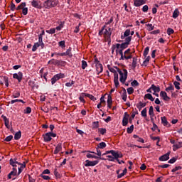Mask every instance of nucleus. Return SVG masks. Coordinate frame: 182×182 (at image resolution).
Segmentation results:
<instances>
[{
  "label": "nucleus",
  "mask_w": 182,
  "mask_h": 182,
  "mask_svg": "<svg viewBox=\"0 0 182 182\" xmlns=\"http://www.w3.org/2000/svg\"><path fill=\"white\" fill-rule=\"evenodd\" d=\"M40 177H42V178H43V180H50V178L49 177V176L41 174Z\"/></svg>",
  "instance_id": "59"
},
{
  "label": "nucleus",
  "mask_w": 182,
  "mask_h": 182,
  "mask_svg": "<svg viewBox=\"0 0 182 182\" xmlns=\"http://www.w3.org/2000/svg\"><path fill=\"white\" fill-rule=\"evenodd\" d=\"M114 68L120 76L119 80H120L121 83H124V82H126V79H127V70L124 69L123 71H122V70H120V68H119L117 67H114Z\"/></svg>",
  "instance_id": "2"
},
{
  "label": "nucleus",
  "mask_w": 182,
  "mask_h": 182,
  "mask_svg": "<svg viewBox=\"0 0 182 182\" xmlns=\"http://www.w3.org/2000/svg\"><path fill=\"white\" fill-rule=\"evenodd\" d=\"M104 36H106L107 38H110V36H112V28H108L105 30Z\"/></svg>",
  "instance_id": "13"
},
{
  "label": "nucleus",
  "mask_w": 182,
  "mask_h": 182,
  "mask_svg": "<svg viewBox=\"0 0 182 182\" xmlns=\"http://www.w3.org/2000/svg\"><path fill=\"white\" fill-rule=\"evenodd\" d=\"M32 112V109L29 107H26V109L24 110V113L26 114H29L30 113H31Z\"/></svg>",
  "instance_id": "45"
},
{
  "label": "nucleus",
  "mask_w": 182,
  "mask_h": 182,
  "mask_svg": "<svg viewBox=\"0 0 182 182\" xmlns=\"http://www.w3.org/2000/svg\"><path fill=\"white\" fill-rule=\"evenodd\" d=\"M124 35L126 38L129 37V36L130 35V29H127L124 33Z\"/></svg>",
  "instance_id": "62"
},
{
  "label": "nucleus",
  "mask_w": 182,
  "mask_h": 182,
  "mask_svg": "<svg viewBox=\"0 0 182 182\" xmlns=\"http://www.w3.org/2000/svg\"><path fill=\"white\" fill-rule=\"evenodd\" d=\"M132 86H139V82L137 80H134L132 83Z\"/></svg>",
  "instance_id": "64"
},
{
  "label": "nucleus",
  "mask_w": 182,
  "mask_h": 182,
  "mask_svg": "<svg viewBox=\"0 0 182 182\" xmlns=\"http://www.w3.org/2000/svg\"><path fill=\"white\" fill-rule=\"evenodd\" d=\"M178 15H180V11H178V9H176L173 13L172 18H173V19H176L178 18Z\"/></svg>",
  "instance_id": "24"
},
{
  "label": "nucleus",
  "mask_w": 182,
  "mask_h": 182,
  "mask_svg": "<svg viewBox=\"0 0 182 182\" xmlns=\"http://www.w3.org/2000/svg\"><path fill=\"white\" fill-rule=\"evenodd\" d=\"M54 175L56 178H60V174L59 173V172H58V169H55Z\"/></svg>",
  "instance_id": "53"
},
{
  "label": "nucleus",
  "mask_w": 182,
  "mask_h": 182,
  "mask_svg": "<svg viewBox=\"0 0 182 182\" xmlns=\"http://www.w3.org/2000/svg\"><path fill=\"white\" fill-rule=\"evenodd\" d=\"M129 117L130 116L129 115V114H127V112L124 113V116L122 119V126H127V124H129Z\"/></svg>",
  "instance_id": "8"
},
{
  "label": "nucleus",
  "mask_w": 182,
  "mask_h": 182,
  "mask_svg": "<svg viewBox=\"0 0 182 182\" xmlns=\"http://www.w3.org/2000/svg\"><path fill=\"white\" fill-rule=\"evenodd\" d=\"M63 77H65V74H62V73L56 74L51 78L52 85H55V83H56V82H58L59 79H62Z\"/></svg>",
  "instance_id": "5"
},
{
  "label": "nucleus",
  "mask_w": 182,
  "mask_h": 182,
  "mask_svg": "<svg viewBox=\"0 0 182 182\" xmlns=\"http://www.w3.org/2000/svg\"><path fill=\"white\" fill-rule=\"evenodd\" d=\"M132 66L133 69H136V66H137V58L134 57L132 60Z\"/></svg>",
  "instance_id": "26"
},
{
  "label": "nucleus",
  "mask_w": 182,
  "mask_h": 182,
  "mask_svg": "<svg viewBox=\"0 0 182 182\" xmlns=\"http://www.w3.org/2000/svg\"><path fill=\"white\" fill-rule=\"evenodd\" d=\"M161 97H163V100L166 102H168L170 100V97L167 96V92L164 91H161L160 92Z\"/></svg>",
  "instance_id": "12"
},
{
  "label": "nucleus",
  "mask_w": 182,
  "mask_h": 182,
  "mask_svg": "<svg viewBox=\"0 0 182 182\" xmlns=\"http://www.w3.org/2000/svg\"><path fill=\"white\" fill-rule=\"evenodd\" d=\"M59 1L58 0H47L44 2V7L46 9H50V8H55L58 6Z\"/></svg>",
  "instance_id": "3"
},
{
  "label": "nucleus",
  "mask_w": 182,
  "mask_h": 182,
  "mask_svg": "<svg viewBox=\"0 0 182 182\" xmlns=\"http://www.w3.org/2000/svg\"><path fill=\"white\" fill-rule=\"evenodd\" d=\"M173 33H174V30H173V28H168L167 29V35H173Z\"/></svg>",
  "instance_id": "49"
},
{
  "label": "nucleus",
  "mask_w": 182,
  "mask_h": 182,
  "mask_svg": "<svg viewBox=\"0 0 182 182\" xmlns=\"http://www.w3.org/2000/svg\"><path fill=\"white\" fill-rule=\"evenodd\" d=\"M58 60L52 59L48 61V65H55V66H58Z\"/></svg>",
  "instance_id": "32"
},
{
  "label": "nucleus",
  "mask_w": 182,
  "mask_h": 182,
  "mask_svg": "<svg viewBox=\"0 0 182 182\" xmlns=\"http://www.w3.org/2000/svg\"><path fill=\"white\" fill-rule=\"evenodd\" d=\"M141 114L142 117H147V108H144L141 112Z\"/></svg>",
  "instance_id": "36"
},
{
  "label": "nucleus",
  "mask_w": 182,
  "mask_h": 182,
  "mask_svg": "<svg viewBox=\"0 0 182 182\" xmlns=\"http://www.w3.org/2000/svg\"><path fill=\"white\" fill-rule=\"evenodd\" d=\"M98 132L100 133V134H106V128H99Z\"/></svg>",
  "instance_id": "39"
},
{
  "label": "nucleus",
  "mask_w": 182,
  "mask_h": 182,
  "mask_svg": "<svg viewBox=\"0 0 182 182\" xmlns=\"http://www.w3.org/2000/svg\"><path fill=\"white\" fill-rule=\"evenodd\" d=\"M25 6H26V3L23 2L20 5H18L16 9V11H21V9H23V8H25Z\"/></svg>",
  "instance_id": "30"
},
{
  "label": "nucleus",
  "mask_w": 182,
  "mask_h": 182,
  "mask_svg": "<svg viewBox=\"0 0 182 182\" xmlns=\"http://www.w3.org/2000/svg\"><path fill=\"white\" fill-rule=\"evenodd\" d=\"M14 139V136L9 135L7 137L5 138L4 141H11Z\"/></svg>",
  "instance_id": "57"
},
{
  "label": "nucleus",
  "mask_w": 182,
  "mask_h": 182,
  "mask_svg": "<svg viewBox=\"0 0 182 182\" xmlns=\"http://www.w3.org/2000/svg\"><path fill=\"white\" fill-rule=\"evenodd\" d=\"M82 69L85 70V68H87V63L85 60H82Z\"/></svg>",
  "instance_id": "48"
},
{
  "label": "nucleus",
  "mask_w": 182,
  "mask_h": 182,
  "mask_svg": "<svg viewBox=\"0 0 182 182\" xmlns=\"http://www.w3.org/2000/svg\"><path fill=\"white\" fill-rule=\"evenodd\" d=\"M101 105H106V101L105 100V95H102L100 98V102Z\"/></svg>",
  "instance_id": "60"
},
{
  "label": "nucleus",
  "mask_w": 182,
  "mask_h": 182,
  "mask_svg": "<svg viewBox=\"0 0 182 182\" xmlns=\"http://www.w3.org/2000/svg\"><path fill=\"white\" fill-rule=\"evenodd\" d=\"M111 154L113 156V157L117 160V161L120 164V160L119 159H122L123 157V154H119V152H117L116 151L112 150Z\"/></svg>",
  "instance_id": "6"
},
{
  "label": "nucleus",
  "mask_w": 182,
  "mask_h": 182,
  "mask_svg": "<svg viewBox=\"0 0 182 182\" xmlns=\"http://www.w3.org/2000/svg\"><path fill=\"white\" fill-rule=\"evenodd\" d=\"M127 93L128 95H133V93L134 92V89H133V87H129L127 89Z\"/></svg>",
  "instance_id": "43"
},
{
  "label": "nucleus",
  "mask_w": 182,
  "mask_h": 182,
  "mask_svg": "<svg viewBox=\"0 0 182 182\" xmlns=\"http://www.w3.org/2000/svg\"><path fill=\"white\" fill-rule=\"evenodd\" d=\"M66 65V62L63 60H58L57 66H65Z\"/></svg>",
  "instance_id": "52"
},
{
  "label": "nucleus",
  "mask_w": 182,
  "mask_h": 182,
  "mask_svg": "<svg viewBox=\"0 0 182 182\" xmlns=\"http://www.w3.org/2000/svg\"><path fill=\"white\" fill-rule=\"evenodd\" d=\"M60 150H62V144L60 143L57 145V146L55 147V149L54 151V154H58V153H59V151H60Z\"/></svg>",
  "instance_id": "23"
},
{
  "label": "nucleus",
  "mask_w": 182,
  "mask_h": 182,
  "mask_svg": "<svg viewBox=\"0 0 182 182\" xmlns=\"http://www.w3.org/2000/svg\"><path fill=\"white\" fill-rule=\"evenodd\" d=\"M13 77H14V79H17V80H18V82H21L22 77H23V74H22V73L18 72V73L14 74Z\"/></svg>",
  "instance_id": "10"
},
{
  "label": "nucleus",
  "mask_w": 182,
  "mask_h": 182,
  "mask_svg": "<svg viewBox=\"0 0 182 182\" xmlns=\"http://www.w3.org/2000/svg\"><path fill=\"white\" fill-rule=\"evenodd\" d=\"M21 136H22V134L21 131H18L14 135V140H19L21 139Z\"/></svg>",
  "instance_id": "29"
},
{
  "label": "nucleus",
  "mask_w": 182,
  "mask_h": 182,
  "mask_svg": "<svg viewBox=\"0 0 182 182\" xmlns=\"http://www.w3.org/2000/svg\"><path fill=\"white\" fill-rule=\"evenodd\" d=\"M99 127V122H94L92 123V129H97Z\"/></svg>",
  "instance_id": "55"
},
{
  "label": "nucleus",
  "mask_w": 182,
  "mask_h": 182,
  "mask_svg": "<svg viewBox=\"0 0 182 182\" xmlns=\"http://www.w3.org/2000/svg\"><path fill=\"white\" fill-rule=\"evenodd\" d=\"M146 4L145 0H134V6H141V5H144Z\"/></svg>",
  "instance_id": "11"
},
{
  "label": "nucleus",
  "mask_w": 182,
  "mask_h": 182,
  "mask_svg": "<svg viewBox=\"0 0 182 182\" xmlns=\"http://www.w3.org/2000/svg\"><path fill=\"white\" fill-rule=\"evenodd\" d=\"M149 50H150V48L149 47H146L144 49V58H146L147 55H149Z\"/></svg>",
  "instance_id": "46"
},
{
  "label": "nucleus",
  "mask_w": 182,
  "mask_h": 182,
  "mask_svg": "<svg viewBox=\"0 0 182 182\" xmlns=\"http://www.w3.org/2000/svg\"><path fill=\"white\" fill-rule=\"evenodd\" d=\"M142 11L143 12H147V11H149V6L147 5L144 6L142 8Z\"/></svg>",
  "instance_id": "63"
},
{
  "label": "nucleus",
  "mask_w": 182,
  "mask_h": 182,
  "mask_svg": "<svg viewBox=\"0 0 182 182\" xmlns=\"http://www.w3.org/2000/svg\"><path fill=\"white\" fill-rule=\"evenodd\" d=\"M73 85H75V81L72 80L71 82H66L65 83V86H67V87H71V86Z\"/></svg>",
  "instance_id": "58"
},
{
  "label": "nucleus",
  "mask_w": 182,
  "mask_h": 182,
  "mask_svg": "<svg viewBox=\"0 0 182 182\" xmlns=\"http://www.w3.org/2000/svg\"><path fill=\"white\" fill-rule=\"evenodd\" d=\"M133 130H134V125H131L130 127H128L127 129V133H128V134H130L133 133Z\"/></svg>",
  "instance_id": "34"
},
{
  "label": "nucleus",
  "mask_w": 182,
  "mask_h": 182,
  "mask_svg": "<svg viewBox=\"0 0 182 182\" xmlns=\"http://www.w3.org/2000/svg\"><path fill=\"white\" fill-rule=\"evenodd\" d=\"M87 159H100V160H106L105 158L96 156L95 155H92L91 154H87Z\"/></svg>",
  "instance_id": "22"
},
{
  "label": "nucleus",
  "mask_w": 182,
  "mask_h": 182,
  "mask_svg": "<svg viewBox=\"0 0 182 182\" xmlns=\"http://www.w3.org/2000/svg\"><path fill=\"white\" fill-rule=\"evenodd\" d=\"M127 48H129V44H127V43H122L120 46V49H122L123 50Z\"/></svg>",
  "instance_id": "40"
},
{
  "label": "nucleus",
  "mask_w": 182,
  "mask_h": 182,
  "mask_svg": "<svg viewBox=\"0 0 182 182\" xmlns=\"http://www.w3.org/2000/svg\"><path fill=\"white\" fill-rule=\"evenodd\" d=\"M96 70L99 73H102L103 72V65L102 64H97L96 65Z\"/></svg>",
  "instance_id": "21"
},
{
  "label": "nucleus",
  "mask_w": 182,
  "mask_h": 182,
  "mask_svg": "<svg viewBox=\"0 0 182 182\" xmlns=\"http://www.w3.org/2000/svg\"><path fill=\"white\" fill-rule=\"evenodd\" d=\"M85 167H93L95 166H96V164H99V161H89V160H86L85 161Z\"/></svg>",
  "instance_id": "7"
},
{
  "label": "nucleus",
  "mask_w": 182,
  "mask_h": 182,
  "mask_svg": "<svg viewBox=\"0 0 182 182\" xmlns=\"http://www.w3.org/2000/svg\"><path fill=\"white\" fill-rule=\"evenodd\" d=\"M1 117L3 118V120L4 122V124L7 129H10L11 126H9V119L6 118V116L1 115Z\"/></svg>",
  "instance_id": "14"
},
{
  "label": "nucleus",
  "mask_w": 182,
  "mask_h": 182,
  "mask_svg": "<svg viewBox=\"0 0 182 182\" xmlns=\"http://www.w3.org/2000/svg\"><path fill=\"white\" fill-rule=\"evenodd\" d=\"M59 46H61V48H66V45L65 44V41H60L58 43Z\"/></svg>",
  "instance_id": "61"
},
{
  "label": "nucleus",
  "mask_w": 182,
  "mask_h": 182,
  "mask_svg": "<svg viewBox=\"0 0 182 182\" xmlns=\"http://www.w3.org/2000/svg\"><path fill=\"white\" fill-rule=\"evenodd\" d=\"M107 68L109 72L114 73V82L115 87H119V74L117 73V71H116L113 68L110 67V65H107Z\"/></svg>",
  "instance_id": "4"
},
{
  "label": "nucleus",
  "mask_w": 182,
  "mask_h": 182,
  "mask_svg": "<svg viewBox=\"0 0 182 182\" xmlns=\"http://www.w3.org/2000/svg\"><path fill=\"white\" fill-rule=\"evenodd\" d=\"M144 99H149V100H151V102H154V98L153 97V95L149 93L144 95Z\"/></svg>",
  "instance_id": "27"
},
{
  "label": "nucleus",
  "mask_w": 182,
  "mask_h": 182,
  "mask_svg": "<svg viewBox=\"0 0 182 182\" xmlns=\"http://www.w3.org/2000/svg\"><path fill=\"white\" fill-rule=\"evenodd\" d=\"M124 41H125V43H127V45H130V42H132V36L127 37Z\"/></svg>",
  "instance_id": "41"
},
{
  "label": "nucleus",
  "mask_w": 182,
  "mask_h": 182,
  "mask_svg": "<svg viewBox=\"0 0 182 182\" xmlns=\"http://www.w3.org/2000/svg\"><path fill=\"white\" fill-rule=\"evenodd\" d=\"M3 80L5 83V85L6 86V87H8L9 86V82L8 81V77H4Z\"/></svg>",
  "instance_id": "47"
},
{
  "label": "nucleus",
  "mask_w": 182,
  "mask_h": 182,
  "mask_svg": "<svg viewBox=\"0 0 182 182\" xmlns=\"http://www.w3.org/2000/svg\"><path fill=\"white\" fill-rule=\"evenodd\" d=\"M10 164H11V166H13V171H11L8 175L9 180H11V178H12V176H13V177H15V176H16V174H18V169H16V164H21V163L16 161V159H11Z\"/></svg>",
  "instance_id": "1"
},
{
  "label": "nucleus",
  "mask_w": 182,
  "mask_h": 182,
  "mask_svg": "<svg viewBox=\"0 0 182 182\" xmlns=\"http://www.w3.org/2000/svg\"><path fill=\"white\" fill-rule=\"evenodd\" d=\"M44 141H50L52 140V137L50 136V133L47 132L46 134L43 135Z\"/></svg>",
  "instance_id": "17"
},
{
  "label": "nucleus",
  "mask_w": 182,
  "mask_h": 182,
  "mask_svg": "<svg viewBox=\"0 0 182 182\" xmlns=\"http://www.w3.org/2000/svg\"><path fill=\"white\" fill-rule=\"evenodd\" d=\"M166 92H170V90H174V86L170 84V86L166 88Z\"/></svg>",
  "instance_id": "50"
},
{
  "label": "nucleus",
  "mask_w": 182,
  "mask_h": 182,
  "mask_svg": "<svg viewBox=\"0 0 182 182\" xmlns=\"http://www.w3.org/2000/svg\"><path fill=\"white\" fill-rule=\"evenodd\" d=\"M90 153H92V154H97V156H102V151L99 149V148L97 147V152H93V151H89Z\"/></svg>",
  "instance_id": "37"
},
{
  "label": "nucleus",
  "mask_w": 182,
  "mask_h": 182,
  "mask_svg": "<svg viewBox=\"0 0 182 182\" xmlns=\"http://www.w3.org/2000/svg\"><path fill=\"white\" fill-rule=\"evenodd\" d=\"M82 95L85 96L86 97H89V99H90V100H92V102H95V100H97L96 97H95V96H93L92 95L82 93Z\"/></svg>",
  "instance_id": "19"
},
{
  "label": "nucleus",
  "mask_w": 182,
  "mask_h": 182,
  "mask_svg": "<svg viewBox=\"0 0 182 182\" xmlns=\"http://www.w3.org/2000/svg\"><path fill=\"white\" fill-rule=\"evenodd\" d=\"M149 62H150V56H148L145 60L143 62V66H147V65L149 64Z\"/></svg>",
  "instance_id": "38"
},
{
  "label": "nucleus",
  "mask_w": 182,
  "mask_h": 182,
  "mask_svg": "<svg viewBox=\"0 0 182 182\" xmlns=\"http://www.w3.org/2000/svg\"><path fill=\"white\" fill-rule=\"evenodd\" d=\"M173 85H174L176 89H177L178 90H180V82L175 81L173 82Z\"/></svg>",
  "instance_id": "51"
},
{
  "label": "nucleus",
  "mask_w": 182,
  "mask_h": 182,
  "mask_svg": "<svg viewBox=\"0 0 182 182\" xmlns=\"http://www.w3.org/2000/svg\"><path fill=\"white\" fill-rule=\"evenodd\" d=\"M146 105H147V102L143 103L141 102H139L137 107H138L139 110H141V109H143V107H146Z\"/></svg>",
  "instance_id": "25"
},
{
  "label": "nucleus",
  "mask_w": 182,
  "mask_h": 182,
  "mask_svg": "<svg viewBox=\"0 0 182 182\" xmlns=\"http://www.w3.org/2000/svg\"><path fill=\"white\" fill-rule=\"evenodd\" d=\"M170 159V151L159 157L160 161H167Z\"/></svg>",
  "instance_id": "9"
},
{
  "label": "nucleus",
  "mask_w": 182,
  "mask_h": 182,
  "mask_svg": "<svg viewBox=\"0 0 182 182\" xmlns=\"http://www.w3.org/2000/svg\"><path fill=\"white\" fill-rule=\"evenodd\" d=\"M38 48H39V43H36L33 46L32 51L36 52Z\"/></svg>",
  "instance_id": "44"
},
{
  "label": "nucleus",
  "mask_w": 182,
  "mask_h": 182,
  "mask_svg": "<svg viewBox=\"0 0 182 182\" xmlns=\"http://www.w3.org/2000/svg\"><path fill=\"white\" fill-rule=\"evenodd\" d=\"M181 166H176L174 168L171 170L172 173H176V171H178V170H181Z\"/></svg>",
  "instance_id": "56"
},
{
  "label": "nucleus",
  "mask_w": 182,
  "mask_h": 182,
  "mask_svg": "<svg viewBox=\"0 0 182 182\" xmlns=\"http://www.w3.org/2000/svg\"><path fill=\"white\" fill-rule=\"evenodd\" d=\"M18 165L21 166V167L18 168V176H19V174H21L22 173L23 168H25V167H26V166L23 164L20 163V164H18Z\"/></svg>",
  "instance_id": "31"
},
{
  "label": "nucleus",
  "mask_w": 182,
  "mask_h": 182,
  "mask_svg": "<svg viewBox=\"0 0 182 182\" xmlns=\"http://www.w3.org/2000/svg\"><path fill=\"white\" fill-rule=\"evenodd\" d=\"M107 103V105H112L113 103V101L112 100V95H108Z\"/></svg>",
  "instance_id": "54"
},
{
  "label": "nucleus",
  "mask_w": 182,
  "mask_h": 182,
  "mask_svg": "<svg viewBox=\"0 0 182 182\" xmlns=\"http://www.w3.org/2000/svg\"><path fill=\"white\" fill-rule=\"evenodd\" d=\"M149 116H151V117H154V109L153 108V106H151L149 107Z\"/></svg>",
  "instance_id": "33"
},
{
  "label": "nucleus",
  "mask_w": 182,
  "mask_h": 182,
  "mask_svg": "<svg viewBox=\"0 0 182 182\" xmlns=\"http://www.w3.org/2000/svg\"><path fill=\"white\" fill-rule=\"evenodd\" d=\"M161 119V123L162 124H164V126L170 127V124H168V121H167V118H166V117H162Z\"/></svg>",
  "instance_id": "18"
},
{
  "label": "nucleus",
  "mask_w": 182,
  "mask_h": 182,
  "mask_svg": "<svg viewBox=\"0 0 182 182\" xmlns=\"http://www.w3.org/2000/svg\"><path fill=\"white\" fill-rule=\"evenodd\" d=\"M46 32L47 33H50L51 35H53V33H55V32H56V28H51L50 30H46Z\"/></svg>",
  "instance_id": "42"
},
{
  "label": "nucleus",
  "mask_w": 182,
  "mask_h": 182,
  "mask_svg": "<svg viewBox=\"0 0 182 182\" xmlns=\"http://www.w3.org/2000/svg\"><path fill=\"white\" fill-rule=\"evenodd\" d=\"M151 89H152V90L155 93L160 92V87L159 86H155L154 84L151 85Z\"/></svg>",
  "instance_id": "20"
},
{
  "label": "nucleus",
  "mask_w": 182,
  "mask_h": 182,
  "mask_svg": "<svg viewBox=\"0 0 182 182\" xmlns=\"http://www.w3.org/2000/svg\"><path fill=\"white\" fill-rule=\"evenodd\" d=\"M122 99L124 100V102H126L127 100V92H126V89H124V92L122 95Z\"/></svg>",
  "instance_id": "28"
},
{
  "label": "nucleus",
  "mask_w": 182,
  "mask_h": 182,
  "mask_svg": "<svg viewBox=\"0 0 182 182\" xmlns=\"http://www.w3.org/2000/svg\"><path fill=\"white\" fill-rule=\"evenodd\" d=\"M41 1H38V0H33L31 2L32 6L33 8H38V9H41V5H39Z\"/></svg>",
  "instance_id": "16"
},
{
  "label": "nucleus",
  "mask_w": 182,
  "mask_h": 182,
  "mask_svg": "<svg viewBox=\"0 0 182 182\" xmlns=\"http://www.w3.org/2000/svg\"><path fill=\"white\" fill-rule=\"evenodd\" d=\"M97 149H105L106 147V143L105 142H100L97 144Z\"/></svg>",
  "instance_id": "35"
},
{
  "label": "nucleus",
  "mask_w": 182,
  "mask_h": 182,
  "mask_svg": "<svg viewBox=\"0 0 182 182\" xmlns=\"http://www.w3.org/2000/svg\"><path fill=\"white\" fill-rule=\"evenodd\" d=\"M182 147V142H177L176 144L173 145V151H177L178 149H181Z\"/></svg>",
  "instance_id": "15"
}]
</instances>
